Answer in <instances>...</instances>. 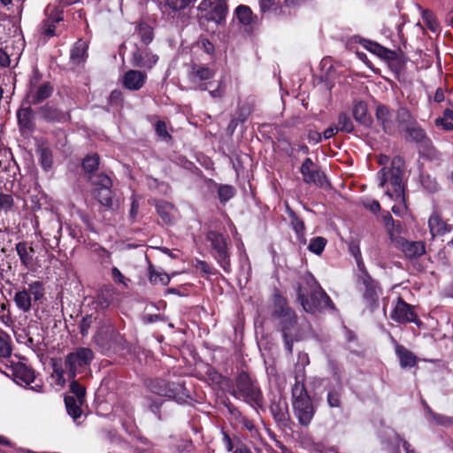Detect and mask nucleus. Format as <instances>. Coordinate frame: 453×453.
<instances>
[{"mask_svg": "<svg viewBox=\"0 0 453 453\" xmlns=\"http://www.w3.org/2000/svg\"><path fill=\"white\" fill-rule=\"evenodd\" d=\"M270 411L277 422H286L288 420V405L285 402L273 403Z\"/></svg>", "mask_w": 453, "mask_h": 453, "instance_id": "nucleus-28", "label": "nucleus"}, {"mask_svg": "<svg viewBox=\"0 0 453 453\" xmlns=\"http://www.w3.org/2000/svg\"><path fill=\"white\" fill-rule=\"evenodd\" d=\"M98 165L99 156L97 154L87 155V174L90 173L88 181L91 185V193L103 206L112 208V181L107 174L93 173V171L97 169Z\"/></svg>", "mask_w": 453, "mask_h": 453, "instance_id": "nucleus-2", "label": "nucleus"}, {"mask_svg": "<svg viewBox=\"0 0 453 453\" xmlns=\"http://www.w3.org/2000/svg\"><path fill=\"white\" fill-rule=\"evenodd\" d=\"M206 240L211 243L215 251L214 257L226 273L231 270L230 258L227 251V245L225 237L215 231L208 232Z\"/></svg>", "mask_w": 453, "mask_h": 453, "instance_id": "nucleus-13", "label": "nucleus"}, {"mask_svg": "<svg viewBox=\"0 0 453 453\" xmlns=\"http://www.w3.org/2000/svg\"><path fill=\"white\" fill-rule=\"evenodd\" d=\"M349 251L355 258L361 257V251L358 245L351 244L349 246Z\"/></svg>", "mask_w": 453, "mask_h": 453, "instance_id": "nucleus-64", "label": "nucleus"}, {"mask_svg": "<svg viewBox=\"0 0 453 453\" xmlns=\"http://www.w3.org/2000/svg\"><path fill=\"white\" fill-rule=\"evenodd\" d=\"M293 410L302 426H308L315 413V409L309 396L304 383L296 381L292 388Z\"/></svg>", "mask_w": 453, "mask_h": 453, "instance_id": "nucleus-6", "label": "nucleus"}, {"mask_svg": "<svg viewBox=\"0 0 453 453\" xmlns=\"http://www.w3.org/2000/svg\"><path fill=\"white\" fill-rule=\"evenodd\" d=\"M364 46L366 50L380 58H387L388 53L390 52L379 43L371 41H365Z\"/></svg>", "mask_w": 453, "mask_h": 453, "instance_id": "nucleus-39", "label": "nucleus"}, {"mask_svg": "<svg viewBox=\"0 0 453 453\" xmlns=\"http://www.w3.org/2000/svg\"><path fill=\"white\" fill-rule=\"evenodd\" d=\"M157 61L158 56L153 54L147 49H136L131 59V63L134 66L147 69L152 68Z\"/></svg>", "mask_w": 453, "mask_h": 453, "instance_id": "nucleus-18", "label": "nucleus"}, {"mask_svg": "<svg viewBox=\"0 0 453 453\" xmlns=\"http://www.w3.org/2000/svg\"><path fill=\"white\" fill-rule=\"evenodd\" d=\"M365 208L369 209L372 212L376 213L380 210V205L378 201L372 200L365 203Z\"/></svg>", "mask_w": 453, "mask_h": 453, "instance_id": "nucleus-59", "label": "nucleus"}, {"mask_svg": "<svg viewBox=\"0 0 453 453\" xmlns=\"http://www.w3.org/2000/svg\"><path fill=\"white\" fill-rule=\"evenodd\" d=\"M310 291V297L305 296L302 287L296 290L297 299L306 312L314 313L322 309H334V304L329 296L320 287L319 282L311 273H306L303 277Z\"/></svg>", "mask_w": 453, "mask_h": 453, "instance_id": "nucleus-4", "label": "nucleus"}, {"mask_svg": "<svg viewBox=\"0 0 453 453\" xmlns=\"http://www.w3.org/2000/svg\"><path fill=\"white\" fill-rule=\"evenodd\" d=\"M426 411L430 415L432 420L434 421L437 425L446 427L453 426L452 417L435 413L429 407H426Z\"/></svg>", "mask_w": 453, "mask_h": 453, "instance_id": "nucleus-35", "label": "nucleus"}, {"mask_svg": "<svg viewBox=\"0 0 453 453\" xmlns=\"http://www.w3.org/2000/svg\"><path fill=\"white\" fill-rule=\"evenodd\" d=\"M42 118L48 121H60L64 114L53 105L47 104L39 110Z\"/></svg>", "mask_w": 453, "mask_h": 453, "instance_id": "nucleus-27", "label": "nucleus"}, {"mask_svg": "<svg viewBox=\"0 0 453 453\" xmlns=\"http://www.w3.org/2000/svg\"><path fill=\"white\" fill-rule=\"evenodd\" d=\"M397 118V120L401 123L403 122H408L411 119V114L406 109H400L396 114L395 115V118Z\"/></svg>", "mask_w": 453, "mask_h": 453, "instance_id": "nucleus-55", "label": "nucleus"}, {"mask_svg": "<svg viewBox=\"0 0 453 453\" xmlns=\"http://www.w3.org/2000/svg\"><path fill=\"white\" fill-rule=\"evenodd\" d=\"M290 223L298 238L304 235V223L293 211H289Z\"/></svg>", "mask_w": 453, "mask_h": 453, "instance_id": "nucleus-36", "label": "nucleus"}, {"mask_svg": "<svg viewBox=\"0 0 453 453\" xmlns=\"http://www.w3.org/2000/svg\"><path fill=\"white\" fill-rule=\"evenodd\" d=\"M156 133L158 136L163 139L170 138V134L167 132L166 125L164 121L158 120L155 127Z\"/></svg>", "mask_w": 453, "mask_h": 453, "instance_id": "nucleus-51", "label": "nucleus"}, {"mask_svg": "<svg viewBox=\"0 0 453 453\" xmlns=\"http://www.w3.org/2000/svg\"><path fill=\"white\" fill-rule=\"evenodd\" d=\"M308 140L312 143H319L322 140V134L317 131H310L308 134Z\"/></svg>", "mask_w": 453, "mask_h": 453, "instance_id": "nucleus-58", "label": "nucleus"}, {"mask_svg": "<svg viewBox=\"0 0 453 453\" xmlns=\"http://www.w3.org/2000/svg\"><path fill=\"white\" fill-rule=\"evenodd\" d=\"M427 223L433 238L443 236L453 231V225L449 224L447 220L443 219L437 211H433Z\"/></svg>", "mask_w": 453, "mask_h": 453, "instance_id": "nucleus-15", "label": "nucleus"}, {"mask_svg": "<svg viewBox=\"0 0 453 453\" xmlns=\"http://www.w3.org/2000/svg\"><path fill=\"white\" fill-rule=\"evenodd\" d=\"M65 371L63 369L62 364L58 361L53 362V372H52V379L54 380L55 383L60 387H64L66 380L64 377Z\"/></svg>", "mask_w": 453, "mask_h": 453, "instance_id": "nucleus-37", "label": "nucleus"}, {"mask_svg": "<svg viewBox=\"0 0 453 453\" xmlns=\"http://www.w3.org/2000/svg\"><path fill=\"white\" fill-rule=\"evenodd\" d=\"M358 280L365 287L364 297L371 303H374L378 299V283L370 276L369 273L358 275Z\"/></svg>", "mask_w": 453, "mask_h": 453, "instance_id": "nucleus-23", "label": "nucleus"}, {"mask_svg": "<svg viewBox=\"0 0 453 453\" xmlns=\"http://www.w3.org/2000/svg\"><path fill=\"white\" fill-rule=\"evenodd\" d=\"M435 124L437 127H441L446 131H451L453 130V124L450 122V120L442 118H439L435 120Z\"/></svg>", "mask_w": 453, "mask_h": 453, "instance_id": "nucleus-53", "label": "nucleus"}, {"mask_svg": "<svg viewBox=\"0 0 453 453\" xmlns=\"http://www.w3.org/2000/svg\"><path fill=\"white\" fill-rule=\"evenodd\" d=\"M147 81V74L138 70H128L122 78V86L130 91H137L141 89Z\"/></svg>", "mask_w": 453, "mask_h": 453, "instance_id": "nucleus-16", "label": "nucleus"}, {"mask_svg": "<svg viewBox=\"0 0 453 453\" xmlns=\"http://www.w3.org/2000/svg\"><path fill=\"white\" fill-rule=\"evenodd\" d=\"M123 100L122 92L119 90H113L110 95L111 104H119Z\"/></svg>", "mask_w": 453, "mask_h": 453, "instance_id": "nucleus-56", "label": "nucleus"}, {"mask_svg": "<svg viewBox=\"0 0 453 453\" xmlns=\"http://www.w3.org/2000/svg\"><path fill=\"white\" fill-rule=\"evenodd\" d=\"M397 246L404 256L408 258H414L422 256L426 252V247L423 242H410L407 240H400Z\"/></svg>", "mask_w": 453, "mask_h": 453, "instance_id": "nucleus-21", "label": "nucleus"}, {"mask_svg": "<svg viewBox=\"0 0 453 453\" xmlns=\"http://www.w3.org/2000/svg\"><path fill=\"white\" fill-rule=\"evenodd\" d=\"M53 92V87L45 82L42 85L31 86L27 93L26 100L28 104H39L49 98Z\"/></svg>", "mask_w": 453, "mask_h": 453, "instance_id": "nucleus-17", "label": "nucleus"}, {"mask_svg": "<svg viewBox=\"0 0 453 453\" xmlns=\"http://www.w3.org/2000/svg\"><path fill=\"white\" fill-rule=\"evenodd\" d=\"M339 132V129L337 127L335 126H332L328 128H326L324 132H323V137L324 139L327 140V139H330L332 138L334 134H336L337 133Z\"/></svg>", "mask_w": 453, "mask_h": 453, "instance_id": "nucleus-60", "label": "nucleus"}, {"mask_svg": "<svg viewBox=\"0 0 453 453\" xmlns=\"http://www.w3.org/2000/svg\"><path fill=\"white\" fill-rule=\"evenodd\" d=\"M14 204V200L11 195L0 193V209L9 210Z\"/></svg>", "mask_w": 453, "mask_h": 453, "instance_id": "nucleus-50", "label": "nucleus"}, {"mask_svg": "<svg viewBox=\"0 0 453 453\" xmlns=\"http://www.w3.org/2000/svg\"><path fill=\"white\" fill-rule=\"evenodd\" d=\"M198 11L201 24L205 20L219 25L225 21L227 14L226 1L203 0L198 6Z\"/></svg>", "mask_w": 453, "mask_h": 453, "instance_id": "nucleus-12", "label": "nucleus"}, {"mask_svg": "<svg viewBox=\"0 0 453 453\" xmlns=\"http://www.w3.org/2000/svg\"><path fill=\"white\" fill-rule=\"evenodd\" d=\"M85 62V42L78 40L70 50L68 65L71 69L75 70L83 67Z\"/></svg>", "mask_w": 453, "mask_h": 453, "instance_id": "nucleus-22", "label": "nucleus"}, {"mask_svg": "<svg viewBox=\"0 0 453 453\" xmlns=\"http://www.w3.org/2000/svg\"><path fill=\"white\" fill-rule=\"evenodd\" d=\"M111 276L115 282L120 283L123 285H127L126 279H125L124 275L121 273V272L117 267L112 268Z\"/></svg>", "mask_w": 453, "mask_h": 453, "instance_id": "nucleus-54", "label": "nucleus"}, {"mask_svg": "<svg viewBox=\"0 0 453 453\" xmlns=\"http://www.w3.org/2000/svg\"><path fill=\"white\" fill-rule=\"evenodd\" d=\"M15 249L22 265L29 269L33 265V257L35 254L34 248L32 246H28L26 242H19L16 244Z\"/></svg>", "mask_w": 453, "mask_h": 453, "instance_id": "nucleus-25", "label": "nucleus"}, {"mask_svg": "<svg viewBox=\"0 0 453 453\" xmlns=\"http://www.w3.org/2000/svg\"><path fill=\"white\" fill-rule=\"evenodd\" d=\"M392 341L395 342V354L399 358L401 367H413L417 362L414 354L408 350L405 347L396 343V342L394 339H392Z\"/></svg>", "mask_w": 453, "mask_h": 453, "instance_id": "nucleus-26", "label": "nucleus"}, {"mask_svg": "<svg viewBox=\"0 0 453 453\" xmlns=\"http://www.w3.org/2000/svg\"><path fill=\"white\" fill-rule=\"evenodd\" d=\"M390 317L393 320L404 324L415 322L416 315L411 310V305L399 299L395 305Z\"/></svg>", "mask_w": 453, "mask_h": 453, "instance_id": "nucleus-19", "label": "nucleus"}, {"mask_svg": "<svg viewBox=\"0 0 453 453\" xmlns=\"http://www.w3.org/2000/svg\"><path fill=\"white\" fill-rule=\"evenodd\" d=\"M376 118L387 134H392L395 132V114L388 107L379 105L376 110Z\"/></svg>", "mask_w": 453, "mask_h": 453, "instance_id": "nucleus-20", "label": "nucleus"}, {"mask_svg": "<svg viewBox=\"0 0 453 453\" xmlns=\"http://www.w3.org/2000/svg\"><path fill=\"white\" fill-rule=\"evenodd\" d=\"M355 260L357 262V268L360 271V274L359 275H365V273H368V272L365 269L364 261L362 259V256L358 257H356Z\"/></svg>", "mask_w": 453, "mask_h": 453, "instance_id": "nucleus-62", "label": "nucleus"}, {"mask_svg": "<svg viewBox=\"0 0 453 453\" xmlns=\"http://www.w3.org/2000/svg\"><path fill=\"white\" fill-rule=\"evenodd\" d=\"M216 71L204 65L193 64L188 71L189 81L201 90H209L212 97H221L224 95L225 86L222 81H219L216 88L211 89L212 83L209 81L214 78Z\"/></svg>", "mask_w": 453, "mask_h": 453, "instance_id": "nucleus-8", "label": "nucleus"}, {"mask_svg": "<svg viewBox=\"0 0 453 453\" xmlns=\"http://www.w3.org/2000/svg\"><path fill=\"white\" fill-rule=\"evenodd\" d=\"M196 0H166V5L174 12L186 9Z\"/></svg>", "mask_w": 453, "mask_h": 453, "instance_id": "nucleus-44", "label": "nucleus"}, {"mask_svg": "<svg viewBox=\"0 0 453 453\" xmlns=\"http://www.w3.org/2000/svg\"><path fill=\"white\" fill-rule=\"evenodd\" d=\"M45 19L38 27L39 36L43 41L59 35L63 26V12L54 6H47L45 9Z\"/></svg>", "mask_w": 453, "mask_h": 453, "instance_id": "nucleus-10", "label": "nucleus"}, {"mask_svg": "<svg viewBox=\"0 0 453 453\" xmlns=\"http://www.w3.org/2000/svg\"><path fill=\"white\" fill-rule=\"evenodd\" d=\"M150 273V281L153 284L160 283L163 286H166L170 282L169 275L165 272L156 271L152 265H150L149 268Z\"/></svg>", "mask_w": 453, "mask_h": 453, "instance_id": "nucleus-33", "label": "nucleus"}, {"mask_svg": "<svg viewBox=\"0 0 453 453\" xmlns=\"http://www.w3.org/2000/svg\"><path fill=\"white\" fill-rule=\"evenodd\" d=\"M148 405L150 411L156 415L158 414L159 409L163 403L162 400H152L150 397H147Z\"/></svg>", "mask_w": 453, "mask_h": 453, "instance_id": "nucleus-52", "label": "nucleus"}, {"mask_svg": "<svg viewBox=\"0 0 453 453\" xmlns=\"http://www.w3.org/2000/svg\"><path fill=\"white\" fill-rule=\"evenodd\" d=\"M261 12H265L269 11L277 10L280 5V0H258Z\"/></svg>", "mask_w": 453, "mask_h": 453, "instance_id": "nucleus-46", "label": "nucleus"}, {"mask_svg": "<svg viewBox=\"0 0 453 453\" xmlns=\"http://www.w3.org/2000/svg\"><path fill=\"white\" fill-rule=\"evenodd\" d=\"M338 129L340 132L351 133L354 130V125L351 119L344 112L338 116Z\"/></svg>", "mask_w": 453, "mask_h": 453, "instance_id": "nucleus-38", "label": "nucleus"}, {"mask_svg": "<svg viewBox=\"0 0 453 453\" xmlns=\"http://www.w3.org/2000/svg\"><path fill=\"white\" fill-rule=\"evenodd\" d=\"M40 161L42 166L48 170L51 167L52 165V155L51 152L48 149H42L41 150Z\"/></svg>", "mask_w": 453, "mask_h": 453, "instance_id": "nucleus-48", "label": "nucleus"}, {"mask_svg": "<svg viewBox=\"0 0 453 453\" xmlns=\"http://www.w3.org/2000/svg\"><path fill=\"white\" fill-rule=\"evenodd\" d=\"M150 391L155 395L173 399L180 403L189 397V394L183 384L167 382L165 380L157 379L148 384Z\"/></svg>", "mask_w": 453, "mask_h": 453, "instance_id": "nucleus-9", "label": "nucleus"}, {"mask_svg": "<svg viewBox=\"0 0 453 453\" xmlns=\"http://www.w3.org/2000/svg\"><path fill=\"white\" fill-rule=\"evenodd\" d=\"M11 354V346L5 334L0 333V357H6Z\"/></svg>", "mask_w": 453, "mask_h": 453, "instance_id": "nucleus-45", "label": "nucleus"}, {"mask_svg": "<svg viewBox=\"0 0 453 453\" xmlns=\"http://www.w3.org/2000/svg\"><path fill=\"white\" fill-rule=\"evenodd\" d=\"M408 134L409 136L417 142H422L426 137L424 130L418 127L409 128Z\"/></svg>", "mask_w": 453, "mask_h": 453, "instance_id": "nucleus-49", "label": "nucleus"}, {"mask_svg": "<svg viewBox=\"0 0 453 453\" xmlns=\"http://www.w3.org/2000/svg\"><path fill=\"white\" fill-rule=\"evenodd\" d=\"M234 188L230 185H222L219 188L218 195L221 202L226 203L234 196Z\"/></svg>", "mask_w": 453, "mask_h": 453, "instance_id": "nucleus-43", "label": "nucleus"}, {"mask_svg": "<svg viewBox=\"0 0 453 453\" xmlns=\"http://www.w3.org/2000/svg\"><path fill=\"white\" fill-rule=\"evenodd\" d=\"M43 296V284L36 280L29 283L27 288H23L17 291L14 295L13 301L19 311L28 312L33 303L40 301Z\"/></svg>", "mask_w": 453, "mask_h": 453, "instance_id": "nucleus-11", "label": "nucleus"}, {"mask_svg": "<svg viewBox=\"0 0 453 453\" xmlns=\"http://www.w3.org/2000/svg\"><path fill=\"white\" fill-rule=\"evenodd\" d=\"M231 394L236 399H242L253 408H262L264 404L263 394L250 376L242 372L235 380Z\"/></svg>", "mask_w": 453, "mask_h": 453, "instance_id": "nucleus-5", "label": "nucleus"}, {"mask_svg": "<svg viewBox=\"0 0 453 453\" xmlns=\"http://www.w3.org/2000/svg\"><path fill=\"white\" fill-rule=\"evenodd\" d=\"M65 366L69 379L72 380L70 391L73 394V395L65 397V403L68 414L76 420L82 413L81 406L84 402L85 388L81 386L74 378L77 374L83 372L85 369V349L79 348L69 353L65 357Z\"/></svg>", "mask_w": 453, "mask_h": 453, "instance_id": "nucleus-1", "label": "nucleus"}, {"mask_svg": "<svg viewBox=\"0 0 453 453\" xmlns=\"http://www.w3.org/2000/svg\"><path fill=\"white\" fill-rule=\"evenodd\" d=\"M10 64L11 61L8 54L0 48V65L7 67Z\"/></svg>", "mask_w": 453, "mask_h": 453, "instance_id": "nucleus-61", "label": "nucleus"}, {"mask_svg": "<svg viewBox=\"0 0 453 453\" xmlns=\"http://www.w3.org/2000/svg\"><path fill=\"white\" fill-rule=\"evenodd\" d=\"M303 180L307 184L322 186L325 180L324 173L314 164L311 158L307 157L300 167Z\"/></svg>", "mask_w": 453, "mask_h": 453, "instance_id": "nucleus-14", "label": "nucleus"}, {"mask_svg": "<svg viewBox=\"0 0 453 453\" xmlns=\"http://www.w3.org/2000/svg\"><path fill=\"white\" fill-rule=\"evenodd\" d=\"M395 161L393 160L392 167H383L379 172L380 187L384 188L386 185H389L386 190V195L391 199L403 202L404 201L403 195V172L400 166H395Z\"/></svg>", "mask_w": 453, "mask_h": 453, "instance_id": "nucleus-7", "label": "nucleus"}, {"mask_svg": "<svg viewBox=\"0 0 453 453\" xmlns=\"http://www.w3.org/2000/svg\"><path fill=\"white\" fill-rule=\"evenodd\" d=\"M423 19L426 22L427 27L432 31L436 33L439 31V24L437 23L434 15L429 12H425L423 14Z\"/></svg>", "mask_w": 453, "mask_h": 453, "instance_id": "nucleus-47", "label": "nucleus"}, {"mask_svg": "<svg viewBox=\"0 0 453 453\" xmlns=\"http://www.w3.org/2000/svg\"><path fill=\"white\" fill-rule=\"evenodd\" d=\"M12 372L15 379L26 385L31 384L35 379L34 370L23 363L15 364Z\"/></svg>", "mask_w": 453, "mask_h": 453, "instance_id": "nucleus-24", "label": "nucleus"}, {"mask_svg": "<svg viewBox=\"0 0 453 453\" xmlns=\"http://www.w3.org/2000/svg\"><path fill=\"white\" fill-rule=\"evenodd\" d=\"M32 117H33V111L30 107L22 108V109L19 110L17 112V118H18V122H19V127L21 128H26L28 130L32 129V127H33Z\"/></svg>", "mask_w": 453, "mask_h": 453, "instance_id": "nucleus-30", "label": "nucleus"}, {"mask_svg": "<svg viewBox=\"0 0 453 453\" xmlns=\"http://www.w3.org/2000/svg\"><path fill=\"white\" fill-rule=\"evenodd\" d=\"M353 117L360 124L368 125L370 118L367 114V105L364 102L357 103L353 107Z\"/></svg>", "mask_w": 453, "mask_h": 453, "instance_id": "nucleus-29", "label": "nucleus"}, {"mask_svg": "<svg viewBox=\"0 0 453 453\" xmlns=\"http://www.w3.org/2000/svg\"><path fill=\"white\" fill-rule=\"evenodd\" d=\"M326 240L324 237H316L311 240V242L309 244V250L316 255H320L326 245Z\"/></svg>", "mask_w": 453, "mask_h": 453, "instance_id": "nucleus-40", "label": "nucleus"}, {"mask_svg": "<svg viewBox=\"0 0 453 453\" xmlns=\"http://www.w3.org/2000/svg\"><path fill=\"white\" fill-rule=\"evenodd\" d=\"M310 363L308 354L300 352L297 356V362L296 365V382L304 380V368Z\"/></svg>", "mask_w": 453, "mask_h": 453, "instance_id": "nucleus-31", "label": "nucleus"}, {"mask_svg": "<svg viewBox=\"0 0 453 453\" xmlns=\"http://www.w3.org/2000/svg\"><path fill=\"white\" fill-rule=\"evenodd\" d=\"M156 209L161 219L165 223L171 222L173 206L170 203L166 201H158L156 204Z\"/></svg>", "mask_w": 453, "mask_h": 453, "instance_id": "nucleus-32", "label": "nucleus"}, {"mask_svg": "<svg viewBox=\"0 0 453 453\" xmlns=\"http://www.w3.org/2000/svg\"><path fill=\"white\" fill-rule=\"evenodd\" d=\"M342 388L331 389L327 394V403L330 407L338 408L341 406Z\"/></svg>", "mask_w": 453, "mask_h": 453, "instance_id": "nucleus-42", "label": "nucleus"}, {"mask_svg": "<svg viewBox=\"0 0 453 453\" xmlns=\"http://www.w3.org/2000/svg\"><path fill=\"white\" fill-rule=\"evenodd\" d=\"M138 33L143 43L149 44L153 40L152 28L145 23H141L138 26Z\"/></svg>", "mask_w": 453, "mask_h": 453, "instance_id": "nucleus-41", "label": "nucleus"}, {"mask_svg": "<svg viewBox=\"0 0 453 453\" xmlns=\"http://www.w3.org/2000/svg\"><path fill=\"white\" fill-rule=\"evenodd\" d=\"M203 49L208 54H211L214 51V45L206 38H202L199 42Z\"/></svg>", "mask_w": 453, "mask_h": 453, "instance_id": "nucleus-57", "label": "nucleus"}, {"mask_svg": "<svg viewBox=\"0 0 453 453\" xmlns=\"http://www.w3.org/2000/svg\"><path fill=\"white\" fill-rule=\"evenodd\" d=\"M273 318L278 321L282 332L285 348L288 353L293 351V342L296 331V313L288 307L286 299L279 295L273 296Z\"/></svg>", "mask_w": 453, "mask_h": 453, "instance_id": "nucleus-3", "label": "nucleus"}, {"mask_svg": "<svg viewBox=\"0 0 453 453\" xmlns=\"http://www.w3.org/2000/svg\"><path fill=\"white\" fill-rule=\"evenodd\" d=\"M235 14L243 25H250L252 21V12L247 5H239L235 10Z\"/></svg>", "mask_w": 453, "mask_h": 453, "instance_id": "nucleus-34", "label": "nucleus"}, {"mask_svg": "<svg viewBox=\"0 0 453 453\" xmlns=\"http://www.w3.org/2000/svg\"><path fill=\"white\" fill-rule=\"evenodd\" d=\"M223 441H224L226 449L228 451H231L233 449V442H232L230 436L226 433L223 434Z\"/></svg>", "mask_w": 453, "mask_h": 453, "instance_id": "nucleus-63", "label": "nucleus"}]
</instances>
